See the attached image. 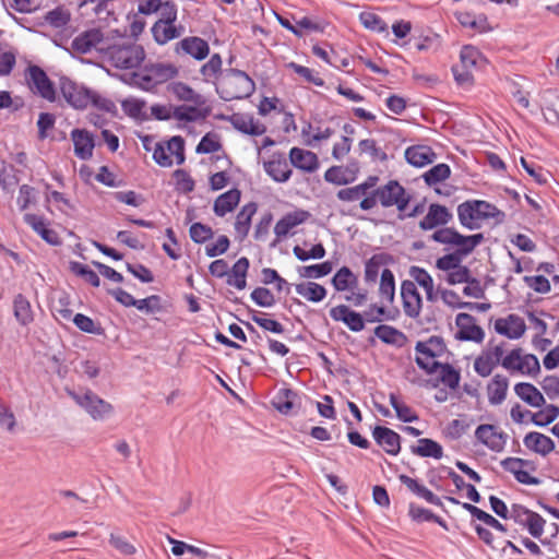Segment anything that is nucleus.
Returning <instances> with one entry per match:
<instances>
[{"instance_id":"obj_1","label":"nucleus","mask_w":559,"mask_h":559,"mask_svg":"<svg viewBox=\"0 0 559 559\" xmlns=\"http://www.w3.org/2000/svg\"><path fill=\"white\" fill-rule=\"evenodd\" d=\"M103 59L117 69L138 68L145 59V50L135 40L121 37L118 41L103 47Z\"/></svg>"},{"instance_id":"obj_2","label":"nucleus","mask_w":559,"mask_h":559,"mask_svg":"<svg viewBox=\"0 0 559 559\" xmlns=\"http://www.w3.org/2000/svg\"><path fill=\"white\" fill-rule=\"evenodd\" d=\"M457 218L460 224L468 229H479L485 221L497 219L503 217L501 212L496 205L484 200H467L457 205Z\"/></svg>"},{"instance_id":"obj_3","label":"nucleus","mask_w":559,"mask_h":559,"mask_svg":"<svg viewBox=\"0 0 559 559\" xmlns=\"http://www.w3.org/2000/svg\"><path fill=\"white\" fill-rule=\"evenodd\" d=\"M431 239L436 242L455 247V253L461 258H465L471 254L474 249L484 241L483 234L474 235H462L456 229L450 227H443L437 229L432 235Z\"/></svg>"},{"instance_id":"obj_4","label":"nucleus","mask_w":559,"mask_h":559,"mask_svg":"<svg viewBox=\"0 0 559 559\" xmlns=\"http://www.w3.org/2000/svg\"><path fill=\"white\" fill-rule=\"evenodd\" d=\"M67 392L69 396L96 421L105 420L114 412L112 405L92 390H68Z\"/></svg>"},{"instance_id":"obj_5","label":"nucleus","mask_w":559,"mask_h":559,"mask_svg":"<svg viewBox=\"0 0 559 559\" xmlns=\"http://www.w3.org/2000/svg\"><path fill=\"white\" fill-rule=\"evenodd\" d=\"M379 203L383 207L396 206L400 212H404L409 203L411 197L406 190L396 180H390L376 189Z\"/></svg>"},{"instance_id":"obj_6","label":"nucleus","mask_w":559,"mask_h":559,"mask_svg":"<svg viewBox=\"0 0 559 559\" xmlns=\"http://www.w3.org/2000/svg\"><path fill=\"white\" fill-rule=\"evenodd\" d=\"M58 86L62 97L74 109H85L90 106V88L64 75L59 78Z\"/></svg>"},{"instance_id":"obj_7","label":"nucleus","mask_w":559,"mask_h":559,"mask_svg":"<svg viewBox=\"0 0 559 559\" xmlns=\"http://www.w3.org/2000/svg\"><path fill=\"white\" fill-rule=\"evenodd\" d=\"M25 79L32 92L50 103L56 102L55 85L40 67L29 66L26 70Z\"/></svg>"},{"instance_id":"obj_8","label":"nucleus","mask_w":559,"mask_h":559,"mask_svg":"<svg viewBox=\"0 0 559 559\" xmlns=\"http://www.w3.org/2000/svg\"><path fill=\"white\" fill-rule=\"evenodd\" d=\"M510 518L513 519L516 524L526 527L534 538H540L544 534L545 519L524 506L513 504Z\"/></svg>"},{"instance_id":"obj_9","label":"nucleus","mask_w":559,"mask_h":559,"mask_svg":"<svg viewBox=\"0 0 559 559\" xmlns=\"http://www.w3.org/2000/svg\"><path fill=\"white\" fill-rule=\"evenodd\" d=\"M108 41L98 28H91L79 34L71 44L72 49L82 55L98 51L102 55L103 47H107Z\"/></svg>"},{"instance_id":"obj_10","label":"nucleus","mask_w":559,"mask_h":559,"mask_svg":"<svg viewBox=\"0 0 559 559\" xmlns=\"http://www.w3.org/2000/svg\"><path fill=\"white\" fill-rule=\"evenodd\" d=\"M475 438L492 452H502L508 441V435L497 426L490 424L479 425L475 430Z\"/></svg>"},{"instance_id":"obj_11","label":"nucleus","mask_w":559,"mask_h":559,"mask_svg":"<svg viewBox=\"0 0 559 559\" xmlns=\"http://www.w3.org/2000/svg\"><path fill=\"white\" fill-rule=\"evenodd\" d=\"M401 297L403 301L404 313L412 319L419 317L423 300L416 284L413 281L405 280L402 282Z\"/></svg>"},{"instance_id":"obj_12","label":"nucleus","mask_w":559,"mask_h":559,"mask_svg":"<svg viewBox=\"0 0 559 559\" xmlns=\"http://www.w3.org/2000/svg\"><path fill=\"white\" fill-rule=\"evenodd\" d=\"M330 317L335 322L344 323L352 332H360L365 329L362 313L352 310L346 305L332 307Z\"/></svg>"},{"instance_id":"obj_13","label":"nucleus","mask_w":559,"mask_h":559,"mask_svg":"<svg viewBox=\"0 0 559 559\" xmlns=\"http://www.w3.org/2000/svg\"><path fill=\"white\" fill-rule=\"evenodd\" d=\"M70 136L75 156L81 160L91 159L95 148L94 135L85 129H73Z\"/></svg>"},{"instance_id":"obj_14","label":"nucleus","mask_w":559,"mask_h":559,"mask_svg":"<svg viewBox=\"0 0 559 559\" xmlns=\"http://www.w3.org/2000/svg\"><path fill=\"white\" fill-rule=\"evenodd\" d=\"M495 330L498 334L510 340H519L526 331L524 320L518 314H509L506 318H499L495 322Z\"/></svg>"},{"instance_id":"obj_15","label":"nucleus","mask_w":559,"mask_h":559,"mask_svg":"<svg viewBox=\"0 0 559 559\" xmlns=\"http://www.w3.org/2000/svg\"><path fill=\"white\" fill-rule=\"evenodd\" d=\"M459 328V338L463 341L483 342L485 333L480 326L475 323V318L468 313H459L455 318Z\"/></svg>"},{"instance_id":"obj_16","label":"nucleus","mask_w":559,"mask_h":559,"mask_svg":"<svg viewBox=\"0 0 559 559\" xmlns=\"http://www.w3.org/2000/svg\"><path fill=\"white\" fill-rule=\"evenodd\" d=\"M372 437L377 444L388 454L397 455L400 453L401 437L394 430L383 426H376L372 430Z\"/></svg>"},{"instance_id":"obj_17","label":"nucleus","mask_w":559,"mask_h":559,"mask_svg":"<svg viewBox=\"0 0 559 559\" xmlns=\"http://www.w3.org/2000/svg\"><path fill=\"white\" fill-rule=\"evenodd\" d=\"M452 219V214L444 205L432 203L429 205L427 214L419 222L423 230H431L439 226H445Z\"/></svg>"},{"instance_id":"obj_18","label":"nucleus","mask_w":559,"mask_h":559,"mask_svg":"<svg viewBox=\"0 0 559 559\" xmlns=\"http://www.w3.org/2000/svg\"><path fill=\"white\" fill-rule=\"evenodd\" d=\"M311 214L306 210H295L286 213L274 226V234L277 238L286 237L292 229L306 223L310 218Z\"/></svg>"},{"instance_id":"obj_19","label":"nucleus","mask_w":559,"mask_h":559,"mask_svg":"<svg viewBox=\"0 0 559 559\" xmlns=\"http://www.w3.org/2000/svg\"><path fill=\"white\" fill-rule=\"evenodd\" d=\"M406 162L414 167H425L435 162L437 154L428 145H413L405 150Z\"/></svg>"},{"instance_id":"obj_20","label":"nucleus","mask_w":559,"mask_h":559,"mask_svg":"<svg viewBox=\"0 0 559 559\" xmlns=\"http://www.w3.org/2000/svg\"><path fill=\"white\" fill-rule=\"evenodd\" d=\"M233 127L243 134L262 135L266 132L264 123L255 120L251 115L235 114L230 117Z\"/></svg>"},{"instance_id":"obj_21","label":"nucleus","mask_w":559,"mask_h":559,"mask_svg":"<svg viewBox=\"0 0 559 559\" xmlns=\"http://www.w3.org/2000/svg\"><path fill=\"white\" fill-rule=\"evenodd\" d=\"M289 160L294 167L306 173H313L319 168V159L317 154L304 148H290Z\"/></svg>"},{"instance_id":"obj_22","label":"nucleus","mask_w":559,"mask_h":559,"mask_svg":"<svg viewBox=\"0 0 559 559\" xmlns=\"http://www.w3.org/2000/svg\"><path fill=\"white\" fill-rule=\"evenodd\" d=\"M24 221L47 243L53 245V246L60 243V238H59L58 234L53 229L49 228L48 222L43 216L27 213L24 215Z\"/></svg>"},{"instance_id":"obj_23","label":"nucleus","mask_w":559,"mask_h":559,"mask_svg":"<svg viewBox=\"0 0 559 559\" xmlns=\"http://www.w3.org/2000/svg\"><path fill=\"white\" fill-rule=\"evenodd\" d=\"M523 443L525 448L543 456L548 455L555 450V442L552 439L537 431L526 433L523 439Z\"/></svg>"},{"instance_id":"obj_24","label":"nucleus","mask_w":559,"mask_h":559,"mask_svg":"<svg viewBox=\"0 0 559 559\" xmlns=\"http://www.w3.org/2000/svg\"><path fill=\"white\" fill-rule=\"evenodd\" d=\"M178 50L191 56L195 60H203L210 53V46L206 40L201 37L191 36L181 39L178 43Z\"/></svg>"},{"instance_id":"obj_25","label":"nucleus","mask_w":559,"mask_h":559,"mask_svg":"<svg viewBox=\"0 0 559 559\" xmlns=\"http://www.w3.org/2000/svg\"><path fill=\"white\" fill-rule=\"evenodd\" d=\"M415 349L418 354L415 358L418 367L425 370L428 374L437 372L442 364L436 360V354L430 349L428 344L424 342H417Z\"/></svg>"},{"instance_id":"obj_26","label":"nucleus","mask_w":559,"mask_h":559,"mask_svg":"<svg viewBox=\"0 0 559 559\" xmlns=\"http://www.w3.org/2000/svg\"><path fill=\"white\" fill-rule=\"evenodd\" d=\"M509 380L502 374H495L487 384V396L490 405H500L507 397Z\"/></svg>"},{"instance_id":"obj_27","label":"nucleus","mask_w":559,"mask_h":559,"mask_svg":"<svg viewBox=\"0 0 559 559\" xmlns=\"http://www.w3.org/2000/svg\"><path fill=\"white\" fill-rule=\"evenodd\" d=\"M515 394L526 404L533 407H542L546 401L540 391L528 382H520L514 385Z\"/></svg>"},{"instance_id":"obj_28","label":"nucleus","mask_w":559,"mask_h":559,"mask_svg":"<svg viewBox=\"0 0 559 559\" xmlns=\"http://www.w3.org/2000/svg\"><path fill=\"white\" fill-rule=\"evenodd\" d=\"M151 31L155 41L159 45H165L168 41L180 37L183 33V27L176 26L171 23L155 22Z\"/></svg>"},{"instance_id":"obj_29","label":"nucleus","mask_w":559,"mask_h":559,"mask_svg":"<svg viewBox=\"0 0 559 559\" xmlns=\"http://www.w3.org/2000/svg\"><path fill=\"white\" fill-rule=\"evenodd\" d=\"M239 201L240 191L238 189H230L216 198L213 211L217 216L223 217L230 213L238 205Z\"/></svg>"},{"instance_id":"obj_30","label":"nucleus","mask_w":559,"mask_h":559,"mask_svg":"<svg viewBox=\"0 0 559 559\" xmlns=\"http://www.w3.org/2000/svg\"><path fill=\"white\" fill-rule=\"evenodd\" d=\"M249 269V260L246 257L238 259L227 274L226 283L237 289H245L247 286V273Z\"/></svg>"},{"instance_id":"obj_31","label":"nucleus","mask_w":559,"mask_h":559,"mask_svg":"<svg viewBox=\"0 0 559 559\" xmlns=\"http://www.w3.org/2000/svg\"><path fill=\"white\" fill-rule=\"evenodd\" d=\"M145 67L156 85L163 84L178 74V69L173 63L152 62L145 64Z\"/></svg>"},{"instance_id":"obj_32","label":"nucleus","mask_w":559,"mask_h":559,"mask_svg":"<svg viewBox=\"0 0 559 559\" xmlns=\"http://www.w3.org/2000/svg\"><path fill=\"white\" fill-rule=\"evenodd\" d=\"M257 204L250 202L245 204L236 216L235 230L240 239L248 236L251 227L252 216L257 212Z\"/></svg>"},{"instance_id":"obj_33","label":"nucleus","mask_w":559,"mask_h":559,"mask_svg":"<svg viewBox=\"0 0 559 559\" xmlns=\"http://www.w3.org/2000/svg\"><path fill=\"white\" fill-rule=\"evenodd\" d=\"M167 90L170 94H173L177 99L182 102H189L194 105L204 104V98L194 92L192 87L182 82H171Z\"/></svg>"},{"instance_id":"obj_34","label":"nucleus","mask_w":559,"mask_h":559,"mask_svg":"<svg viewBox=\"0 0 559 559\" xmlns=\"http://www.w3.org/2000/svg\"><path fill=\"white\" fill-rule=\"evenodd\" d=\"M263 168L276 182H286L292 176V169L285 159H271L264 162Z\"/></svg>"},{"instance_id":"obj_35","label":"nucleus","mask_w":559,"mask_h":559,"mask_svg":"<svg viewBox=\"0 0 559 559\" xmlns=\"http://www.w3.org/2000/svg\"><path fill=\"white\" fill-rule=\"evenodd\" d=\"M460 59L462 68L472 71L481 68L486 62V59L481 52L472 45L463 46L461 49Z\"/></svg>"},{"instance_id":"obj_36","label":"nucleus","mask_w":559,"mask_h":559,"mask_svg":"<svg viewBox=\"0 0 559 559\" xmlns=\"http://www.w3.org/2000/svg\"><path fill=\"white\" fill-rule=\"evenodd\" d=\"M358 284L357 276L347 266H342L334 274L332 278V285L337 292L352 290Z\"/></svg>"},{"instance_id":"obj_37","label":"nucleus","mask_w":559,"mask_h":559,"mask_svg":"<svg viewBox=\"0 0 559 559\" xmlns=\"http://www.w3.org/2000/svg\"><path fill=\"white\" fill-rule=\"evenodd\" d=\"M412 452L420 457H432L439 460L443 456L442 447L435 440L423 438L418 440L416 447H412Z\"/></svg>"},{"instance_id":"obj_38","label":"nucleus","mask_w":559,"mask_h":559,"mask_svg":"<svg viewBox=\"0 0 559 559\" xmlns=\"http://www.w3.org/2000/svg\"><path fill=\"white\" fill-rule=\"evenodd\" d=\"M295 289L298 295L312 302H320L326 296V289L316 282L297 284Z\"/></svg>"},{"instance_id":"obj_39","label":"nucleus","mask_w":559,"mask_h":559,"mask_svg":"<svg viewBox=\"0 0 559 559\" xmlns=\"http://www.w3.org/2000/svg\"><path fill=\"white\" fill-rule=\"evenodd\" d=\"M391 406L396 413V417L403 423H414L419 419L416 412L406 405L395 393L389 394Z\"/></svg>"},{"instance_id":"obj_40","label":"nucleus","mask_w":559,"mask_h":559,"mask_svg":"<svg viewBox=\"0 0 559 559\" xmlns=\"http://www.w3.org/2000/svg\"><path fill=\"white\" fill-rule=\"evenodd\" d=\"M14 317L22 325H28L34 317L29 301L19 294L13 300Z\"/></svg>"},{"instance_id":"obj_41","label":"nucleus","mask_w":559,"mask_h":559,"mask_svg":"<svg viewBox=\"0 0 559 559\" xmlns=\"http://www.w3.org/2000/svg\"><path fill=\"white\" fill-rule=\"evenodd\" d=\"M374 335L385 344L402 345L405 335L400 330L391 325L381 324L374 329Z\"/></svg>"},{"instance_id":"obj_42","label":"nucleus","mask_w":559,"mask_h":559,"mask_svg":"<svg viewBox=\"0 0 559 559\" xmlns=\"http://www.w3.org/2000/svg\"><path fill=\"white\" fill-rule=\"evenodd\" d=\"M123 81L129 85L139 87L143 91H152L157 86L153 81L151 73L147 72L145 66L141 71L127 75Z\"/></svg>"},{"instance_id":"obj_43","label":"nucleus","mask_w":559,"mask_h":559,"mask_svg":"<svg viewBox=\"0 0 559 559\" xmlns=\"http://www.w3.org/2000/svg\"><path fill=\"white\" fill-rule=\"evenodd\" d=\"M223 61L218 53H213L209 61L201 67V74L205 82L214 83L222 73Z\"/></svg>"},{"instance_id":"obj_44","label":"nucleus","mask_w":559,"mask_h":559,"mask_svg":"<svg viewBox=\"0 0 559 559\" xmlns=\"http://www.w3.org/2000/svg\"><path fill=\"white\" fill-rule=\"evenodd\" d=\"M558 416L559 407L555 404H548L542 411L531 414V420L535 426L545 427L555 421Z\"/></svg>"},{"instance_id":"obj_45","label":"nucleus","mask_w":559,"mask_h":559,"mask_svg":"<svg viewBox=\"0 0 559 559\" xmlns=\"http://www.w3.org/2000/svg\"><path fill=\"white\" fill-rule=\"evenodd\" d=\"M194 106H176L174 108V118L178 121H185V122H194L201 119H204L206 114L203 112L201 109Z\"/></svg>"},{"instance_id":"obj_46","label":"nucleus","mask_w":559,"mask_h":559,"mask_svg":"<svg viewBox=\"0 0 559 559\" xmlns=\"http://www.w3.org/2000/svg\"><path fill=\"white\" fill-rule=\"evenodd\" d=\"M359 22L369 31L376 33H386L389 27L384 20L376 13L364 11L359 14Z\"/></svg>"},{"instance_id":"obj_47","label":"nucleus","mask_w":559,"mask_h":559,"mask_svg":"<svg viewBox=\"0 0 559 559\" xmlns=\"http://www.w3.org/2000/svg\"><path fill=\"white\" fill-rule=\"evenodd\" d=\"M344 166H331L324 173V180L335 186H345L355 181V176H348Z\"/></svg>"},{"instance_id":"obj_48","label":"nucleus","mask_w":559,"mask_h":559,"mask_svg":"<svg viewBox=\"0 0 559 559\" xmlns=\"http://www.w3.org/2000/svg\"><path fill=\"white\" fill-rule=\"evenodd\" d=\"M409 516L415 522H435L443 528H448L447 523L440 516L433 514L430 510L415 504H409Z\"/></svg>"},{"instance_id":"obj_49","label":"nucleus","mask_w":559,"mask_h":559,"mask_svg":"<svg viewBox=\"0 0 559 559\" xmlns=\"http://www.w3.org/2000/svg\"><path fill=\"white\" fill-rule=\"evenodd\" d=\"M451 175V168L448 164L440 163L431 167L423 176L428 186H433L447 180Z\"/></svg>"},{"instance_id":"obj_50","label":"nucleus","mask_w":559,"mask_h":559,"mask_svg":"<svg viewBox=\"0 0 559 559\" xmlns=\"http://www.w3.org/2000/svg\"><path fill=\"white\" fill-rule=\"evenodd\" d=\"M71 19V14L64 7H57L45 14V22L53 28L64 27Z\"/></svg>"},{"instance_id":"obj_51","label":"nucleus","mask_w":559,"mask_h":559,"mask_svg":"<svg viewBox=\"0 0 559 559\" xmlns=\"http://www.w3.org/2000/svg\"><path fill=\"white\" fill-rule=\"evenodd\" d=\"M379 294L389 302L394 299L395 280L392 271L389 269H384L381 273Z\"/></svg>"},{"instance_id":"obj_52","label":"nucleus","mask_w":559,"mask_h":559,"mask_svg":"<svg viewBox=\"0 0 559 559\" xmlns=\"http://www.w3.org/2000/svg\"><path fill=\"white\" fill-rule=\"evenodd\" d=\"M360 153L368 154L373 162H384L388 159L386 153L377 144L373 139H364L359 141Z\"/></svg>"},{"instance_id":"obj_53","label":"nucleus","mask_w":559,"mask_h":559,"mask_svg":"<svg viewBox=\"0 0 559 559\" xmlns=\"http://www.w3.org/2000/svg\"><path fill=\"white\" fill-rule=\"evenodd\" d=\"M386 255L383 253L373 254L365 264V281L376 283L381 265L385 263Z\"/></svg>"},{"instance_id":"obj_54","label":"nucleus","mask_w":559,"mask_h":559,"mask_svg":"<svg viewBox=\"0 0 559 559\" xmlns=\"http://www.w3.org/2000/svg\"><path fill=\"white\" fill-rule=\"evenodd\" d=\"M165 142V147H167V152L170 157H175V163L177 165H181L185 163V140L180 135L171 136L168 141Z\"/></svg>"},{"instance_id":"obj_55","label":"nucleus","mask_w":559,"mask_h":559,"mask_svg":"<svg viewBox=\"0 0 559 559\" xmlns=\"http://www.w3.org/2000/svg\"><path fill=\"white\" fill-rule=\"evenodd\" d=\"M332 271V263L329 261H324L319 264H312L307 266H301L298 270V273L301 277L306 278H321Z\"/></svg>"},{"instance_id":"obj_56","label":"nucleus","mask_w":559,"mask_h":559,"mask_svg":"<svg viewBox=\"0 0 559 559\" xmlns=\"http://www.w3.org/2000/svg\"><path fill=\"white\" fill-rule=\"evenodd\" d=\"M123 112L133 119H142L145 116V102L138 98L124 99L121 104Z\"/></svg>"},{"instance_id":"obj_57","label":"nucleus","mask_w":559,"mask_h":559,"mask_svg":"<svg viewBox=\"0 0 559 559\" xmlns=\"http://www.w3.org/2000/svg\"><path fill=\"white\" fill-rule=\"evenodd\" d=\"M73 323L82 332L102 335L103 329L99 324H96L94 320L83 313H76L73 318Z\"/></svg>"},{"instance_id":"obj_58","label":"nucleus","mask_w":559,"mask_h":559,"mask_svg":"<svg viewBox=\"0 0 559 559\" xmlns=\"http://www.w3.org/2000/svg\"><path fill=\"white\" fill-rule=\"evenodd\" d=\"M160 301L162 298L158 295H151L143 299H136L135 308L147 314L157 313L163 310Z\"/></svg>"},{"instance_id":"obj_59","label":"nucleus","mask_w":559,"mask_h":559,"mask_svg":"<svg viewBox=\"0 0 559 559\" xmlns=\"http://www.w3.org/2000/svg\"><path fill=\"white\" fill-rule=\"evenodd\" d=\"M252 321L255 322L260 328L274 334H283L285 329L282 323L276 320L265 317V313L254 312L251 317Z\"/></svg>"},{"instance_id":"obj_60","label":"nucleus","mask_w":559,"mask_h":559,"mask_svg":"<svg viewBox=\"0 0 559 559\" xmlns=\"http://www.w3.org/2000/svg\"><path fill=\"white\" fill-rule=\"evenodd\" d=\"M252 301L263 308H271L275 305L276 300L272 292L265 287H257L250 295Z\"/></svg>"},{"instance_id":"obj_61","label":"nucleus","mask_w":559,"mask_h":559,"mask_svg":"<svg viewBox=\"0 0 559 559\" xmlns=\"http://www.w3.org/2000/svg\"><path fill=\"white\" fill-rule=\"evenodd\" d=\"M222 148L217 135L213 133H206L197 146V153L199 154H211L216 153Z\"/></svg>"},{"instance_id":"obj_62","label":"nucleus","mask_w":559,"mask_h":559,"mask_svg":"<svg viewBox=\"0 0 559 559\" xmlns=\"http://www.w3.org/2000/svg\"><path fill=\"white\" fill-rule=\"evenodd\" d=\"M190 238L195 243H203L213 237V230L210 226L201 223H194L189 229Z\"/></svg>"},{"instance_id":"obj_63","label":"nucleus","mask_w":559,"mask_h":559,"mask_svg":"<svg viewBox=\"0 0 559 559\" xmlns=\"http://www.w3.org/2000/svg\"><path fill=\"white\" fill-rule=\"evenodd\" d=\"M72 271L84 278L85 282L91 284L93 287H98L100 285L99 276L95 271L90 269L87 265L82 263H73Z\"/></svg>"},{"instance_id":"obj_64","label":"nucleus","mask_w":559,"mask_h":559,"mask_svg":"<svg viewBox=\"0 0 559 559\" xmlns=\"http://www.w3.org/2000/svg\"><path fill=\"white\" fill-rule=\"evenodd\" d=\"M295 396V393L289 390L285 389L283 390L277 396L276 401L274 402V405L276 409L282 414H289L294 408V403L292 401V397Z\"/></svg>"}]
</instances>
